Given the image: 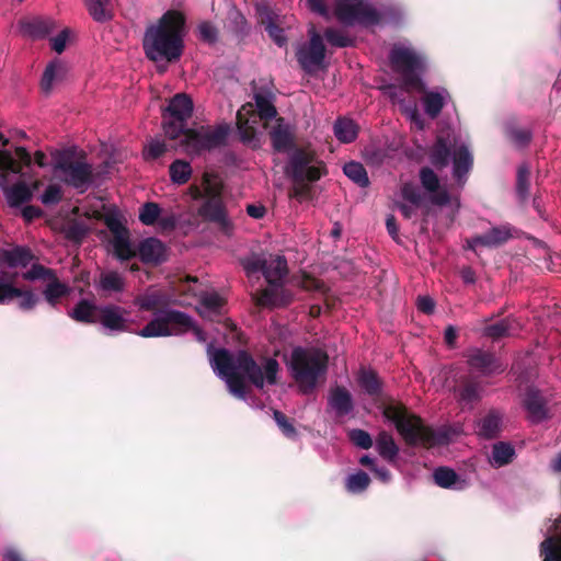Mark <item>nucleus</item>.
<instances>
[{
	"label": "nucleus",
	"instance_id": "obj_33",
	"mask_svg": "<svg viewBox=\"0 0 561 561\" xmlns=\"http://www.w3.org/2000/svg\"><path fill=\"white\" fill-rule=\"evenodd\" d=\"M55 27L51 19L34 18L21 23V31L32 38H42L49 34Z\"/></svg>",
	"mask_w": 561,
	"mask_h": 561
},
{
	"label": "nucleus",
	"instance_id": "obj_35",
	"mask_svg": "<svg viewBox=\"0 0 561 561\" xmlns=\"http://www.w3.org/2000/svg\"><path fill=\"white\" fill-rule=\"evenodd\" d=\"M502 427V416L497 411L489 412L478 424L477 433L484 438L495 437Z\"/></svg>",
	"mask_w": 561,
	"mask_h": 561
},
{
	"label": "nucleus",
	"instance_id": "obj_56",
	"mask_svg": "<svg viewBox=\"0 0 561 561\" xmlns=\"http://www.w3.org/2000/svg\"><path fill=\"white\" fill-rule=\"evenodd\" d=\"M401 193L402 197L414 206H419L422 202V194L419 187L413 183H405L402 186Z\"/></svg>",
	"mask_w": 561,
	"mask_h": 561
},
{
	"label": "nucleus",
	"instance_id": "obj_6",
	"mask_svg": "<svg viewBox=\"0 0 561 561\" xmlns=\"http://www.w3.org/2000/svg\"><path fill=\"white\" fill-rule=\"evenodd\" d=\"M385 417L394 424L404 442L410 446L432 447L445 445L461 433L460 426H444L436 431L426 426L423 421L410 414L401 405H388L383 410Z\"/></svg>",
	"mask_w": 561,
	"mask_h": 561
},
{
	"label": "nucleus",
	"instance_id": "obj_25",
	"mask_svg": "<svg viewBox=\"0 0 561 561\" xmlns=\"http://www.w3.org/2000/svg\"><path fill=\"white\" fill-rule=\"evenodd\" d=\"M420 180L422 186L432 194V202L437 205H446L450 202V196L447 191L438 190L439 181L434 171L430 168H423L420 171Z\"/></svg>",
	"mask_w": 561,
	"mask_h": 561
},
{
	"label": "nucleus",
	"instance_id": "obj_61",
	"mask_svg": "<svg viewBox=\"0 0 561 561\" xmlns=\"http://www.w3.org/2000/svg\"><path fill=\"white\" fill-rule=\"evenodd\" d=\"M157 224L163 231L172 230L178 224V217L174 214L160 215Z\"/></svg>",
	"mask_w": 561,
	"mask_h": 561
},
{
	"label": "nucleus",
	"instance_id": "obj_11",
	"mask_svg": "<svg viewBox=\"0 0 561 561\" xmlns=\"http://www.w3.org/2000/svg\"><path fill=\"white\" fill-rule=\"evenodd\" d=\"M22 173V167L9 150H0V187L10 207H19L32 198V191L24 182L10 185V176Z\"/></svg>",
	"mask_w": 561,
	"mask_h": 561
},
{
	"label": "nucleus",
	"instance_id": "obj_28",
	"mask_svg": "<svg viewBox=\"0 0 561 561\" xmlns=\"http://www.w3.org/2000/svg\"><path fill=\"white\" fill-rule=\"evenodd\" d=\"M138 254L142 262L158 264L165 260V247L157 238H147L139 243Z\"/></svg>",
	"mask_w": 561,
	"mask_h": 561
},
{
	"label": "nucleus",
	"instance_id": "obj_43",
	"mask_svg": "<svg viewBox=\"0 0 561 561\" xmlns=\"http://www.w3.org/2000/svg\"><path fill=\"white\" fill-rule=\"evenodd\" d=\"M345 490L351 494L364 493L370 484L369 476L359 470L348 474L344 481Z\"/></svg>",
	"mask_w": 561,
	"mask_h": 561
},
{
	"label": "nucleus",
	"instance_id": "obj_3",
	"mask_svg": "<svg viewBox=\"0 0 561 561\" xmlns=\"http://www.w3.org/2000/svg\"><path fill=\"white\" fill-rule=\"evenodd\" d=\"M170 301V296L157 287H149L135 298L134 305L139 310L153 312L152 320L138 332V335L142 337H158L181 335L193 331L198 342H206V334L194 324L191 317L183 312L164 308Z\"/></svg>",
	"mask_w": 561,
	"mask_h": 561
},
{
	"label": "nucleus",
	"instance_id": "obj_53",
	"mask_svg": "<svg viewBox=\"0 0 561 561\" xmlns=\"http://www.w3.org/2000/svg\"><path fill=\"white\" fill-rule=\"evenodd\" d=\"M273 416H274V420H275L277 426L279 427V430L286 437L291 438V439H295L297 437L296 428L288 421V419L286 417L285 414L275 410L273 413Z\"/></svg>",
	"mask_w": 561,
	"mask_h": 561
},
{
	"label": "nucleus",
	"instance_id": "obj_21",
	"mask_svg": "<svg viewBox=\"0 0 561 561\" xmlns=\"http://www.w3.org/2000/svg\"><path fill=\"white\" fill-rule=\"evenodd\" d=\"M128 316L129 312L117 305H104L101 306L98 322L110 333L125 332L128 330Z\"/></svg>",
	"mask_w": 561,
	"mask_h": 561
},
{
	"label": "nucleus",
	"instance_id": "obj_23",
	"mask_svg": "<svg viewBox=\"0 0 561 561\" xmlns=\"http://www.w3.org/2000/svg\"><path fill=\"white\" fill-rule=\"evenodd\" d=\"M512 237V231L508 226L492 227L483 234L477 236L467 240V247L470 250L477 251L479 247H497Z\"/></svg>",
	"mask_w": 561,
	"mask_h": 561
},
{
	"label": "nucleus",
	"instance_id": "obj_9",
	"mask_svg": "<svg viewBox=\"0 0 561 561\" xmlns=\"http://www.w3.org/2000/svg\"><path fill=\"white\" fill-rule=\"evenodd\" d=\"M328 356L317 348L296 347L293 350L288 367L291 376L304 392L311 391L325 373Z\"/></svg>",
	"mask_w": 561,
	"mask_h": 561
},
{
	"label": "nucleus",
	"instance_id": "obj_44",
	"mask_svg": "<svg viewBox=\"0 0 561 561\" xmlns=\"http://www.w3.org/2000/svg\"><path fill=\"white\" fill-rule=\"evenodd\" d=\"M84 4L96 22H106L112 18L111 10L108 8L110 0H83Z\"/></svg>",
	"mask_w": 561,
	"mask_h": 561
},
{
	"label": "nucleus",
	"instance_id": "obj_58",
	"mask_svg": "<svg viewBox=\"0 0 561 561\" xmlns=\"http://www.w3.org/2000/svg\"><path fill=\"white\" fill-rule=\"evenodd\" d=\"M265 31L267 32L268 36L274 41V43L277 44L279 47L286 44L287 38L284 34V30L278 27L272 21H268L266 23Z\"/></svg>",
	"mask_w": 561,
	"mask_h": 561
},
{
	"label": "nucleus",
	"instance_id": "obj_1",
	"mask_svg": "<svg viewBox=\"0 0 561 561\" xmlns=\"http://www.w3.org/2000/svg\"><path fill=\"white\" fill-rule=\"evenodd\" d=\"M389 60L393 71L399 75L401 85L385 87V94L399 107L412 128L423 130L426 125L424 116L419 110L416 100L407 94L423 90L422 76L428 68V58L423 49L409 41H400L392 45Z\"/></svg>",
	"mask_w": 561,
	"mask_h": 561
},
{
	"label": "nucleus",
	"instance_id": "obj_24",
	"mask_svg": "<svg viewBox=\"0 0 561 561\" xmlns=\"http://www.w3.org/2000/svg\"><path fill=\"white\" fill-rule=\"evenodd\" d=\"M273 148L278 152H290L294 147V133L291 126L279 117L270 131Z\"/></svg>",
	"mask_w": 561,
	"mask_h": 561
},
{
	"label": "nucleus",
	"instance_id": "obj_17",
	"mask_svg": "<svg viewBox=\"0 0 561 561\" xmlns=\"http://www.w3.org/2000/svg\"><path fill=\"white\" fill-rule=\"evenodd\" d=\"M25 279H47L48 284L44 289V297L47 302L55 306L58 300L69 293V288L66 284L60 283L53 274V272L42 265H33L30 271L24 273Z\"/></svg>",
	"mask_w": 561,
	"mask_h": 561
},
{
	"label": "nucleus",
	"instance_id": "obj_12",
	"mask_svg": "<svg viewBox=\"0 0 561 561\" xmlns=\"http://www.w3.org/2000/svg\"><path fill=\"white\" fill-rule=\"evenodd\" d=\"M190 194L193 199H205L198 208V214L205 219L226 225V214L220 201V188L209 173H205L202 180V187L192 185Z\"/></svg>",
	"mask_w": 561,
	"mask_h": 561
},
{
	"label": "nucleus",
	"instance_id": "obj_19",
	"mask_svg": "<svg viewBox=\"0 0 561 561\" xmlns=\"http://www.w3.org/2000/svg\"><path fill=\"white\" fill-rule=\"evenodd\" d=\"M259 119L252 113V105L248 104L242 106L237 113V126L240 139L243 144L256 148L261 144L262 133L257 130Z\"/></svg>",
	"mask_w": 561,
	"mask_h": 561
},
{
	"label": "nucleus",
	"instance_id": "obj_26",
	"mask_svg": "<svg viewBox=\"0 0 561 561\" xmlns=\"http://www.w3.org/2000/svg\"><path fill=\"white\" fill-rule=\"evenodd\" d=\"M468 362L471 368L485 376L504 370V366L492 354L482 351H474Z\"/></svg>",
	"mask_w": 561,
	"mask_h": 561
},
{
	"label": "nucleus",
	"instance_id": "obj_59",
	"mask_svg": "<svg viewBox=\"0 0 561 561\" xmlns=\"http://www.w3.org/2000/svg\"><path fill=\"white\" fill-rule=\"evenodd\" d=\"M69 34L70 31L65 28L57 36L51 38V48L56 53L61 54L65 50Z\"/></svg>",
	"mask_w": 561,
	"mask_h": 561
},
{
	"label": "nucleus",
	"instance_id": "obj_27",
	"mask_svg": "<svg viewBox=\"0 0 561 561\" xmlns=\"http://www.w3.org/2000/svg\"><path fill=\"white\" fill-rule=\"evenodd\" d=\"M329 407L334 411L336 416H344L353 411V398L350 391L343 387L331 389L328 398Z\"/></svg>",
	"mask_w": 561,
	"mask_h": 561
},
{
	"label": "nucleus",
	"instance_id": "obj_63",
	"mask_svg": "<svg viewBox=\"0 0 561 561\" xmlns=\"http://www.w3.org/2000/svg\"><path fill=\"white\" fill-rule=\"evenodd\" d=\"M434 300L428 296H421L417 299V308L424 313H432L434 310Z\"/></svg>",
	"mask_w": 561,
	"mask_h": 561
},
{
	"label": "nucleus",
	"instance_id": "obj_5",
	"mask_svg": "<svg viewBox=\"0 0 561 561\" xmlns=\"http://www.w3.org/2000/svg\"><path fill=\"white\" fill-rule=\"evenodd\" d=\"M333 13L345 26L399 25L407 18L403 7L398 4L377 7L373 0H334Z\"/></svg>",
	"mask_w": 561,
	"mask_h": 561
},
{
	"label": "nucleus",
	"instance_id": "obj_54",
	"mask_svg": "<svg viewBox=\"0 0 561 561\" xmlns=\"http://www.w3.org/2000/svg\"><path fill=\"white\" fill-rule=\"evenodd\" d=\"M167 151V146L163 140L152 138L145 147L144 154L147 159H157Z\"/></svg>",
	"mask_w": 561,
	"mask_h": 561
},
{
	"label": "nucleus",
	"instance_id": "obj_55",
	"mask_svg": "<svg viewBox=\"0 0 561 561\" xmlns=\"http://www.w3.org/2000/svg\"><path fill=\"white\" fill-rule=\"evenodd\" d=\"M350 439L357 446L363 449H368L373 446V439L370 435L363 430H352L348 433Z\"/></svg>",
	"mask_w": 561,
	"mask_h": 561
},
{
	"label": "nucleus",
	"instance_id": "obj_18",
	"mask_svg": "<svg viewBox=\"0 0 561 561\" xmlns=\"http://www.w3.org/2000/svg\"><path fill=\"white\" fill-rule=\"evenodd\" d=\"M106 226L112 233L110 244L114 255L121 261L134 257L137 253L136 249L130 242L128 230L124 227L121 220L114 217H108L106 219Z\"/></svg>",
	"mask_w": 561,
	"mask_h": 561
},
{
	"label": "nucleus",
	"instance_id": "obj_62",
	"mask_svg": "<svg viewBox=\"0 0 561 561\" xmlns=\"http://www.w3.org/2000/svg\"><path fill=\"white\" fill-rule=\"evenodd\" d=\"M198 33L202 39L207 42H214L216 39V28L207 22L199 24Z\"/></svg>",
	"mask_w": 561,
	"mask_h": 561
},
{
	"label": "nucleus",
	"instance_id": "obj_48",
	"mask_svg": "<svg viewBox=\"0 0 561 561\" xmlns=\"http://www.w3.org/2000/svg\"><path fill=\"white\" fill-rule=\"evenodd\" d=\"M360 388L370 396H376L380 391V382L373 370L362 369L358 375Z\"/></svg>",
	"mask_w": 561,
	"mask_h": 561
},
{
	"label": "nucleus",
	"instance_id": "obj_39",
	"mask_svg": "<svg viewBox=\"0 0 561 561\" xmlns=\"http://www.w3.org/2000/svg\"><path fill=\"white\" fill-rule=\"evenodd\" d=\"M482 388L473 381L466 382L458 392V400L462 409H472L481 399Z\"/></svg>",
	"mask_w": 561,
	"mask_h": 561
},
{
	"label": "nucleus",
	"instance_id": "obj_2",
	"mask_svg": "<svg viewBox=\"0 0 561 561\" xmlns=\"http://www.w3.org/2000/svg\"><path fill=\"white\" fill-rule=\"evenodd\" d=\"M208 354L215 374L226 382L229 392L240 400H248V388L243 379L259 389L277 382L279 365L274 358L255 362L244 351L232 353L225 348L208 350Z\"/></svg>",
	"mask_w": 561,
	"mask_h": 561
},
{
	"label": "nucleus",
	"instance_id": "obj_20",
	"mask_svg": "<svg viewBox=\"0 0 561 561\" xmlns=\"http://www.w3.org/2000/svg\"><path fill=\"white\" fill-rule=\"evenodd\" d=\"M421 104L426 116L435 119L439 116L443 108L451 102V94L445 87H433L421 90Z\"/></svg>",
	"mask_w": 561,
	"mask_h": 561
},
{
	"label": "nucleus",
	"instance_id": "obj_14",
	"mask_svg": "<svg viewBox=\"0 0 561 561\" xmlns=\"http://www.w3.org/2000/svg\"><path fill=\"white\" fill-rule=\"evenodd\" d=\"M324 165L309 149L295 148L289 152L285 168L286 174L297 184L318 181L323 173Z\"/></svg>",
	"mask_w": 561,
	"mask_h": 561
},
{
	"label": "nucleus",
	"instance_id": "obj_10",
	"mask_svg": "<svg viewBox=\"0 0 561 561\" xmlns=\"http://www.w3.org/2000/svg\"><path fill=\"white\" fill-rule=\"evenodd\" d=\"M431 162L436 168L447 167L453 159V175L459 185H463L472 168L473 157L465 144L449 148L443 138H438L431 151Z\"/></svg>",
	"mask_w": 561,
	"mask_h": 561
},
{
	"label": "nucleus",
	"instance_id": "obj_37",
	"mask_svg": "<svg viewBox=\"0 0 561 561\" xmlns=\"http://www.w3.org/2000/svg\"><path fill=\"white\" fill-rule=\"evenodd\" d=\"M333 130L341 142L348 144L357 137L358 127L351 118L340 117L334 123Z\"/></svg>",
	"mask_w": 561,
	"mask_h": 561
},
{
	"label": "nucleus",
	"instance_id": "obj_31",
	"mask_svg": "<svg viewBox=\"0 0 561 561\" xmlns=\"http://www.w3.org/2000/svg\"><path fill=\"white\" fill-rule=\"evenodd\" d=\"M100 310L101 306H98L93 300L80 299L69 312V316L77 322L96 323Z\"/></svg>",
	"mask_w": 561,
	"mask_h": 561
},
{
	"label": "nucleus",
	"instance_id": "obj_13",
	"mask_svg": "<svg viewBox=\"0 0 561 561\" xmlns=\"http://www.w3.org/2000/svg\"><path fill=\"white\" fill-rule=\"evenodd\" d=\"M229 134L226 125L201 126L195 129L185 128L182 142L190 154H199L225 145Z\"/></svg>",
	"mask_w": 561,
	"mask_h": 561
},
{
	"label": "nucleus",
	"instance_id": "obj_64",
	"mask_svg": "<svg viewBox=\"0 0 561 561\" xmlns=\"http://www.w3.org/2000/svg\"><path fill=\"white\" fill-rule=\"evenodd\" d=\"M16 158L20 160V162L26 167H28L32 163V157L23 147H18L15 149Z\"/></svg>",
	"mask_w": 561,
	"mask_h": 561
},
{
	"label": "nucleus",
	"instance_id": "obj_38",
	"mask_svg": "<svg viewBox=\"0 0 561 561\" xmlns=\"http://www.w3.org/2000/svg\"><path fill=\"white\" fill-rule=\"evenodd\" d=\"M376 449L378 454L388 461H393L399 454V447L392 435L385 431L380 432L377 436Z\"/></svg>",
	"mask_w": 561,
	"mask_h": 561
},
{
	"label": "nucleus",
	"instance_id": "obj_34",
	"mask_svg": "<svg viewBox=\"0 0 561 561\" xmlns=\"http://www.w3.org/2000/svg\"><path fill=\"white\" fill-rule=\"evenodd\" d=\"M224 307V299L215 291H204L199 295L198 312L203 318L211 319L219 316Z\"/></svg>",
	"mask_w": 561,
	"mask_h": 561
},
{
	"label": "nucleus",
	"instance_id": "obj_42",
	"mask_svg": "<svg viewBox=\"0 0 561 561\" xmlns=\"http://www.w3.org/2000/svg\"><path fill=\"white\" fill-rule=\"evenodd\" d=\"M99 287L106 293H121L125 289V279L117 272H103L100 275Z\"/></svg>",
	"mask_w": 561,
	"mask_h": 561
},
{
	"label": "nucleus",
	"instance_id": "obj_51",
	"mask_svg": "<svg viewBox=\"0 0 561 561\" xmlns=\"http://www.w3.org/2000/svg\"><path fill=\"white\" fill-rule=\"evenodd\" d=\"M161 215V208L157 203H145L139 209V220L146 226H152L158 222Z\"/></svg>",
	"mask_w": 561,
	"mask_h": 561
},
{
	"label": "nucleus",
	"instance_id": "obj_47",
	"mask_svg": "<svg viewBox=\"0 0 561 561\" xmlns=\"http://www.w3.org/2000/svg\"><path fill=\"white\" fill-rule=\"evenodd\" d=\"M324 37L328 41V43L334 47H350L354 44V38L350 36L345 31L335 28V27H328L324 31Z\"/></svg>",
	"mask_w": 561,
	"mask_h": 561
},
{
	"label": "nucleus",
	"instance_id": "obj_57",
	"mask_svg": "<svg viewBox=\"0 0 561 561\" xmlns=\"http://www.w3.org/2000/svg\"><path fill=\"white\" fill-rule=\"evenodd\" d=\"M41 202L44 205H54L61 199V188L57 184H49L41 195Z\"/></svg>",
	"mask_w": 561,
	"mask_h": 561
},
{
	"label": "nucleus",
	"instance_id": "obj_45",
	"mask_svg": "<svg viewBox=\"0 0 561 561\" xmlns=\"http://www.w3.org/2000/svg\"><path fill=\"white\" fill-rule=\"evenodd\" d=\"M1 259L10 266H26L31 260L32 255L27 249L24 248H15L10 251H4L1 254Z\"/></svg>",
	"mask_w": 561,
	"mask_h": 561
},
{
	"label": "nucleus",
	"instance_id": "obj_40",
	"mask_svg": "<svg viewBox=\"0 0 561 561\" xmlns=\"http://www.w3.org/2000/svg\"><path fill=\"white\" fill-rule=\"evenodd\" d=\"M254 101L260 119H272L276 117L277 111L272 94L257 92L254 94Z\"/></svg>",
	"mask_w": 561,
	"mask_h": 561
},
{
	"label": "nucleus",
	"instance_id": "obj_49",
	"mask_svg": "<svg viewBox=\"0 0 561 561\" xmlns=\"http://www.w3.org/2000/svg\"><path fill=\"white\" fill-rule=\"evenodd\" d=\"M64 71V67L59 60L51 61L45 69L42 78V90L48 93L51 88L54 81L61 76Z\"/></svg>",
	"mask_w": 561,
	"mask_h": 561
},
{
	"label": "nucleus",
	"instance_id": "obj_15",
	"mask_svg": "<svg viewBox=\"0 0 561 561\" xmlns=\"http://www.w3.org/2000/svg\"><path fill=\"white\" fill-rule=\"evenodd\" d=\"M193 113V102L183 93L174 95L163 112V131L170 139H176L184 133L187 119Z\"/></svg>",
	"mask_w": 561,
	"mask_h": 561
},
{
	"label": "nucleus",
	"instance_id": "obj_36",
	"mask_svg": "<svg viewBox=\"0 0 561 561\" xmlns=\"http://www.w3.org/2000/svg\"><path fill=\"white\" fill-rule=\"evenodd\" d=\"M514 456L515 449L511 444L499 442L493 445L489 461L493 468H501L512 462Z\"/></svg>",
	"mask_w": 561,
	"mask_h": 561
},
{
	"label": "nucleus",
	"instance_id": "obj_29",
	"mask_svg": "<svg viewBox=\"0 0 561 561\" xmlns=\"http://www.w3.org/2000/svg\"><path fill=\"white\" fill-rule=\"evenodd\" d=\"M433 478L435 483L444 489L461 491L468 486V482L465 478L447 467L436 468L433 472Z\"/></svg>",
	"mask_w": 561,
	"mask_h": 561
},
{
	"label": "nucleus",
	"instance_id": "obj_50",
	"mask_svg": "<svg viewBox=\"0 0 561 561\" xmlns=\"http://www.w3.org/2000/svg\"><path fill=\"white\" fill-rule=\"evenodd\" d=\"M515 320L504 319L494 324L485 328V334L493 339H499L504 335H511L515 332L516 328L513 327Z\"/></svg>",
	"mask_w": 561,
	"mask_h": 561
},
{
	"label": "nucleus",
	"instance_id": "obj_7",
	"mask_svg": "<svg viewBox=\"0 0 561 561\" xmlns=\"http://www.w3.org/2000/svg\"><path fill=\"white\" fill-rule=\"evenodd\" d=\"M243 267L249 277L262 273L267 282L259 296V304L266 307H280L291 301L293 295L284 287V278L287 274V262L284 256L252 255L243 262Z\"/></svg>",
	"mask_w": 561,
	"mask_h": 561
},
{
	"label": "nucleus",
	"instance_id": "obj_32",
	"mask_svg": "<svg viewBox=\"0 0 561 561\" xmlns=\"http://www.w3.org/2000/svg\"><path fill=\"white\" fill-rule=\"evenodd\" d=\"M523 403L533 422H539L546 417L545 401L539 391L529 388L525 393Z\"/></svg>",
	"mask_w": 561,
	"mask_h": 561
},
{
	"label": "nucleus",
	"instance_id": "obj_16",
	"mask_svg": "<svg viewBox=\"0 0 561 561\" xmlns=\"http://www.w3.org/2000/svg\"><path fill=\"white\" fill-rule=\"evenodd\" d=\"M308 35L309 41L297 47L296 57L301 68L311 73L322 67L325 58V46L322 36L314 26L309 28Z\"/></svg>",
	"mask_w": 561,
	"mask_h": 561
},
{
	"label": "nucleus",
	"instance_id": "obj_30",
	"mask_svg": "<svg viewBox=\"0 0 561 561\" xmlns=\"http://www.w3.org/2000/svg\"><path fill=\"white\" fill-rule=\"evenodd\" d=\"M0 288L4 289L5 293H7V290L13 291V293H9L7 295L8 297H5L4 300L0 302V305L7 304V302L11 301L13 298L19 297L20 298L19 307L22 310H31L35 307V305L37 302V297L32 291L22 290V289H19L16 287L12 286V284L5 279L4 275L1 276Z\"/></svg>",
	"mask_w": 561,
	"mask_h": 561
},
{
	"label": "nucleus",
	"instance_id": "obj_46",
	"mask_svg": "<svg viewBox=\"0 0 561 561\" xmlns=\"http://www.w3.org/2000/svg\"><path fill=\"white\" fill-rule=\"evenodd\" d=\"M344 174L360 187H366L369 184L367 172L363 164L359 162H348L343 168Z\"/></svg>",
	"mask_w": 561,
	"mask_h": 561
},
{
	"label": "nucleus",
	"instance_id": "obj_52",
	"mask_svg": "<svg viewBox=\"0 0 561 561\" xmlns=\"http://www.w3.org/2000/svg\"><path fill=\"white\" fill-rule=\"evenodd\" d=\"M530 169L527 164H523L517 171V193L520 198H526L529 190Z\"/></svg>",
	"mask_w": 561,
	"mask_h": 561
},
{
	"label": "nucleus",
	"instance_id": "obj_22",
	"mask_svg": "<svg viewBox=\"0 0 561 561\" xmlns=\"http://www.w3.org/2000/svg\"><path fill=\"white\" fill-rule=\"evenodd\" d=\"M543 561H561V517L548 528L546 539L540 545Z\"/></svg>",
	"mask_w": 561,
	"mask_h": 561
},
{
	"label": "nucleus",
	"instance_id": "obj_60",
	"mask_svg": "<svg viewBox=\"0 0 561 561\" xmlns=\"http://www.w3.org/2000/svg\"><path fill=\"white\" fill-rule=\"evenodd\" d=\"M510 137L517 146L523 147L529 142L531 135L527 129H512Z\"/></svg>",
	"mask_w": 561,
	"mask_h": 561
},
{
	"label": "nucleus",
	"instance_id": "obj_8",
	"mask_svg": "<svg viewBox=\"0 0 561 561\" xmlns=\"http://www.w3.org/2000/svg\"><path fill=\"white\" fill-rule=\"evenodd\" d=\"M53 170L60 181L80 193L85 192L94 182L92 164L72 149L57 151L53 156Z\"/></svg>",
	"mask_w": 561,
	"mask_h": 561
},
{
	"label": "nucleus",
	"instance_id": "obj_4",
	"mask_svg": "<svg viewBox=\"0 0 561 561\" xmlns=\"http://www.w3.org/2000/svg\"><path fill=\"white\" fill-rule=\"evenodd\" d=\"M184 18L175 11H168L160 20L147 27L142 46L152 61H175L183 51Z\"/></svg>",
	"mask_w": 561,
	"mask_h": 561
},
{
	"label": "nucleus",
	"instance_id": "obj_41",
	"mask_svg": "<svg viewBox=\"0 0 561 561\" xmlns=\"http://www.w3.org/2000/svg\"><path fill=\"white\" fill-rule=\"evenodd\" d=\"M169 173L172 183L183 185L191 179L193 169L190 162L176 159L170 164Z\"/></svg>",
	"mask_w": 561,
	"mask_h": 561
}]
</instances>
